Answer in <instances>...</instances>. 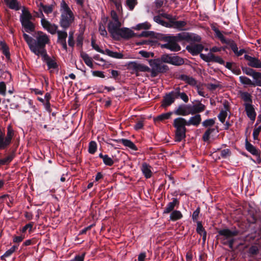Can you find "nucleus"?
I'll return each instance as SVG.
<instances>
[{
  "mask_svg": "<svg viewBox=\"0 0 261 261\" xmlns=\"http://www.w3.org/2000/svg\"><path fill=\"white\" fill-rule=\"evenodd\" d=\"M241 97L246 103L251 104L252 100L251 95L247 92H243L241 93Z\"/></svg>",
  "mask_w": 261,
  "mask_h": 261,
  "instance_id": "obj_45",
  "label": "nucleus"
},
{
  "mask_svg": "<svg viewBox=\"0 0 261 261\" xmlns=\"http://www.w3.org/2000/svg\"><path fill=\"white\" fill-rule=\"evenodd\" d=\"M6 94V85L4 82H0V95L5 96Z\"/></svg>",
  "mask_w": 261,
  "mask_h": 261,
  "instance_id": "obj_63",
  "label": "nucleus"
},
{
  "mask_svg": "<svg viewBox=\"0 0 261 261\" xmlns=\"http://www.w3.org/2000/svg\"><path fill=\"white\" fill-rule=\"evenodd\" d=\"M174 91L176 98L179 97L185 102H188L189 97L188 95L185 92H180V88L179 87H176Z\"/></svg>",
  "mask_w": 261,
  "mask_h": 261,
  "instance_id": "obj_33",
  "label": "nucleus"
},
{
  "mask_svg": "<svg viewBox=\"0 0 261 261\" xmlns=\"http://www.w3.org/2000/svg\"><path fill=\"white\" fill-rule=\"evenodd\" d=\"M240 82L244 85H248L254 87V83L249 77L245 76H240L239 77Z\"/></svg>",
  "mask_w": 261,
  "mask_h": 261,
  "instance_id": "obj_43",
  "label": "nucleus"
},
{
  "mask_svg": "<svg viewBox=\"0 0 261 261\" xmlns=\"http://www.w3.org/2000/svg\"><path fill=\"white\" fill-rule=\"evenodd\" d=\"M151 167L146 163H143L141 166V171L146 178H150L152 176Z\"/></svg>",
  "mask_w": 261,
  "mask_h": 261,
  "instance_id": "obj_28",
  "label": "nucleus"
},
{
  "mask_svg": "<svg viewBox=\"0 0 261 261\" xmlns=\"http://www.w3.org/2000/svg\"><path fill=\"white\" fill-rule=\"evenodd\" d=\"M204 49V46L201 44H192L186 46L187 50L193 56L200 54Z\"/></svg>",
  "mask_w": 261,
  "mask_h": 261,
  "instance_id": "obj_15",
  "label": "nucleus"
},
{
  "mask_svg": "<svg viewBox=\"0 0 261 261\" xmlns=\"http://www.w3.org/2000/svg\"><path fill=\"white\" fill-rule=\"evenodd\" d=\"M98 156L102 160L103 163L106 166H112L115 163L113 159L108 154H103L102 153H100Z\"/></svg>",
  "mask_w": 261,
  "mask_h": 261,
  "instance_id": "obj_31",
  "label": "nucleus"
},
{
  "mask_svg": "<svg viewBox=\"0 0 261 261\" xmlns=\"http://www.w3.org/2000/svg\"><path fill=\"white\" fill-rule=\"evenodd\" d=\"M251 77L254 80V81H253L254 87L256 86L261 87V72L255 70Z\"/></svg>",
  "mask_w": 261,
  "mask_h": 261,
  "instance_id": "obj_37",
  "label": "nucleus"
},
{
  "mask_svg": "<svg viewBox=\"0 0 261 261\" xmlns=\"http://www.w3.org/2000/svg\"><path fill=\"white\" fill-rule=\"evenodd\" d=\"M172 56V54H165L162 55L159 59L161 60V62L170 64Z\"/></svg>",
  "mask_w": 261,
  "mask_h": 261,
  "instance_id": "obj_53",
  "label": "nucleus"
},
{
  "mask_svg": "<svg viewBox=\"0 0 261 261\" xmlns=\"http://www.w3.org/2000/svg\"><path fill=\"white\" fill-rule=\"evenodd\" d=\"M27 229H21L20 234L17 231V235L13 236V242L14 243H19L25 238V233Z\"/></svg>",
  "mask_w": 261,
  "mask_h": 261,
  "instance_id": "obj_35",
  "label": "nucleus"
},
{
  "mask_svg": "<svg viewBox=\"0 0 261 261\" xmlns=\"http://www.w3.org/2000/svg\"><path fill=\"white\" fill-rule=\"evenodd\" d=\"M34 39L33 46L37 48H44L46 44L49 42V39L48 36L41 31H38L33 35Z\"/></svg>",
  "mask_w": 261,
  "mask_h": 261,
  "instance_id": "obj_8",
  "label": "nucleus"
},
{
  "mask_svg": "<svg viewBox=\"0 0 261 261\" xmlns=\"http://www.w3.org/2000/svg\"><path fill=\"white\" fill-rule=\"evenodd\" d=\"M105 54L111 57L116 59H123L124 57V55L122 53L115 52L109 49H106L105 50Z\"/></svg>",
  "mask_w": 261,
  "mask_h": 261,
  "instance_id": "obj_41",
  "label": "nucleus"
},
{
  "mask_svg": "<svg viewBox=\"0 0 261 261\" xmlns=\"http://www.w3.org/2000/svg\"><path fill=\"white\" fill-rule=\"evenodd\" d=\"M136 36L137 34L130 29L127 28H122L116 35V38L114 39L116 40H119V37H121L125 40H129L130 38Z\"/></svg>",
  "mask_w": 261,
  "mask_h": 261,
  "instance_id": "obj_11",
  "label": "nucleus"
},
{
  "mask_svg": "<svg viewBox=\"0 0 261 261\" xmlns=\"http://www.w3.org/2000/svg\"><path fill=\"white\" fill-rule=\"evenodd\" d=\"M22 14L20 16V21L22 27L27 33L34 32L35 30V26L31 20L33 16L28 10L23 8L22 10Z\"/></svg>",
  "mask_w": 261,
  "mask_h": 261,
  "instance_id": "obj_3",
  "label": "nucleus"
},
{
  "mask_svg": "<svg viewBox=\"0 0 261 261\" xmlns=\"http://www.w3.org/2000/svg\"><path fill=\"white\" fill-rule=\"evenodd\" d=\"M68 43L69 46L73 47L74 46V40L73 37V32H70L69 34V37L68 39Z\"/></svg>",
  "mask_w": 261,
  "mask_h": 261,
  "instance_id": "obj_60",
  "label": "nucleus"
},
{
  "mask_svg": "<svg viewBox=\"0 0 261 261\" xmlns=\"http://www.w3.org/2000/svg\"><path fill=\"white\" fill-rule=\"evenodd\" d=\"M58 39L57 42L62 45L63 49L67 50V46L66 43V38L67 37V33L65 31H58Z\"/></svg>",
  "mask_w": 261,
  "mask_h": 261,
  "instance_id": "obj_17",
  "label": "nucleus"
},
{
  "mask_svg": "<svg viewBox=\"0 0 261 261\" xmlns=\"http://www.w3.org/2000/svg\"><path fill=\"white\" fill-rule=\"evenodd\" d=\"M217 84L208 83L207 86V88L211 91H214L217 88L221 87V85L219 84V82L217 81Z\"/></svg>",
  "mask_w": 261,
  "mask_h": 261,
  "instance_id": "obj_62",
  "label": "nucleus"
},
{
  "mask_svg": "<svg viewBox=\"0 0 261 261\" xmlns=\"http://www.w3.org/2000/svg\"><path fill=\"white\" fill-rule=\"evenodd\" d=\"M245 109L247 116L252 121H254L256 118V113L255 111L254 108L252 104L244 103Z\"/></svg>",
  "mask_w": 261,
  "mask_h": 261,
  "instance_id": "obj_20",
  "label": "nucleus"
},
{
  "mask_svg": "<svg viewBox=\"0 0 261 261\" xmlns=\"http://www.w3.org/2000/svg\"><path fill=\"white\" fill-rule=\"evenodd\" d=\"M23 37L27 44L28 45L30 50H31L34 47L33 46V43L34 41V39L32 37L30 36L29 35L23 33Z\"/></svg>",
  "mask_w": 261,
  "mask_h": 261,
  "instance_id": "obj_44",
  "label": "nucleus"
},
{
  "mask_svg": "<svg viewBox=\"0 0 261 261\" xmlns=\"http://www.w3.org/2000/svg\"><path fill=\"white\" fill-rule=\"evenodd\" d=\"M40 11L42 16L41 20V25L44 29L47 30V29L51 25V23L45 18L44 16L42 13V10H40Z\"/></svg>",
  "mask_w": 261,
  "mask_h": 261,
  "instance_id": "obj_48",
  "label": "nucleus"
},
{
  "mask_svg": "<svg viewBox=\"0 0 261 261\" xmlns=\"http://www.w3.org/2000/svg\"><path fill=\"white\" fill-rule=\"evenodd\" d=\"M245 148L246 149L254 155H259V152L258 149H256L253 145L250 143L247 139L246 140L245 142Z\"/></svg>",
  "mask_w": 261,
  "mask_h": 261,
  "instance_id": "obj_36",
  "label": "nucleus"
},
{
  "mask_svg": "<svg viewBox=\"0 0 261 261\" xmlns=\"http://www.w3.org/2000/svg\"><path fill=\"white\" fill-rule=\"evenodd\" d=\"M121 23L120 21H110L108 25V30L113 38H116V35L120 30Z\"/></svg>",
  "mask_w": 261,
  "mask_h": 261,
  "instance_id": "obj_12",
  "label": "nucleus"
},
{
  "mask_svg": "<svg viewBox=\"0 0 261 261\" xmlns=\"http://www.w3.org/2000/svg\"><path fill=\"white\" fill-rule=\"evenodd\" d=\"M31 51L38 56H41L42 57V60L43 61H44L49 57V56L47 54V51L45 47L37 48L34 47Z\"/></svg>",
  "mask_w": 261,
  "mask_h": 261,
  "instance_id": "obj_25",
  "label": "nucleus"
},
{
  "mask_svg": "<svg viewBox=\"0 0 261 261\" xmlns=\"http://www.w3.org/2000/svg\"><path fill=\"white\" fill-rule=\"evenodd\" d=\"M189 107L192 115L199 114V113L203 112L206 108L205 106L200 101L192 106L190 105Z\"/></svg>",
  "mask_w": 261,
  "mask_h": 261,
  "instance_id": "obj_19",
  "label": "nucleus"
},
{
  "mask_svg": "<svg viewBox=\"0 0 261 261\" xmlns=\"http://www.w3.org/2000/svg\"><path fill=\"white\" fill-rule=\"evenodd\" d=\"M179 79L185 82L190 86H195L197 84L196 80L193 77L189 76L186 74H181L179 75Z\"/></svg>",
  "mask_w": 261,
  "mask_h": 261,
  "instance_id": "obj_30",
  "label": "nucleus"
},
{
  "mask_svg": "<svg viewBox=\"0 0 261 261\" xmlns=\"http://www.w3.org/2000/svg\"><path fill=\"white\" fill-rule=\"evenodd\" d=\"M176 97H175L174 91H172L168 93H166L163 97L162 101V107L166 108L171 105L174 102Z\"/></svg>",
  "mask_w": 261,
  "mask_h": 261,
  "instance_id": "obj_13",
  "label": "nucleus"
},
{
  "mask_svg": "<svg viewBox=\"0 0 261 261\" xmlns=\"http://www.w3.org/2000/svg\"><path fill=\"white\" fill-rule=\"evenodd\" d=\"M136 37H150L151 39H159L162 37V34L155 33L153 31H143L139 35H137Z\"/></svg>",
  "mask_w": 261,
  "mask_h": 261,
  "instance_id": "obj_23",
  "label": "nucleus"
},
{
  "mask_svg": "<svg viewBox=\"0 0 261 261\" xmlns=\"http://www.w3.org/2000/svg\"><path fill=\"white\" fill-rule=\"evenodd\" d=\"M132 68L136 72H150V68L147 66L135 62L132 63Z\"/></svg>",
  "mask_w": 261,
  "mask_h": 261,
  "instance_id": "obj_27",
  "label": "nucleus"
},
{
  "mask_svg": "<svg viewBox=\"0 0 261 261\" xmlns=\"http://www.w3.org/2000/svg\"><path fill=\"white\" fill-rule=\"evenodd\" d=\"M58 26L55 24H51V25L47 29V31L50 34L54 35L57 33Z\"/></svg>",
  "mask_w": 261,
  "mask_h": 261,
  "instance_id": "obj_61",
  "label": "nucleus"
},
{
  "mask_svg": "<svg viewBox=\"0 0 261 261\" xmlns=\"http://www.w3.org/2000/svg\"><path fill=\"white\" fill-rule=\"evenodd\" d=\"M201 122V117L200 114H194V116L191 117L187 122L188 126L193 125L197 127Z\"/></svg>",
  "mask_w": 261,
  "mask_h": 261,
  "instance_id": "obj_26",
  "label": "nucleus"
},
{
  "mask_svg": "<svg viewBox=\"0 0 261 261\" xmlns=\"http://www.w3.org/2000/svg\"><path fill=\"white\" fill-rule=\"evenodd\" d=\"M190 105H181L174 110V113L176 115L187 116L191 114Z\"/></svg>",
  "mask_w": 261,
  "mask_h": 261,
  "instance_id": "obj_18",
  "label": "nucleus"
},
{
  "mask_svg": "<svg viewBox=\"0 0 261 261\" xmlns=\"http://www.w3.org/2000/svg\"><path fill=\"white\" fill-rule=\"evenodd\" d=\"M91 46L92 48L102 54H105V51L99 48L98 45L96 44L95 40L93 38H92L91 39Z\"/></svg>",
  "mask_w": 261,
  "mask_h": 261,
  "instance_id": "obj_58",
  "label": "nucleus"
},
{
  "mask_svg": "<svg viewBox=\"0 0 261 261\" xmlns=\"http://www.w3.org/2000/svg\"><path fill=\"white\" fill-rule=\"evenodd\" d=\"M178 37L188 42L192 41L200 42L201 41V37L199 35L188 32H181Z\"/></svg>",
  "mask_w": 261,
  "mask_h": 261,
  "instance_id": "obj_16",
  "label": "nucleus"
},
{
  "mask_svg": "<svg viewBox=\"0 0 261 261\" xmlns=\"http://www.w3.org/2000/svg\"><path fill=\"white\" fill-rule=\"evenodd\" d=\"M244 59L248 61L247 65L252 68H261V61L257 58L245 55Z\"/></svg>",
  "mask_w": 261,
  "mask_h": 261,
  "instance_id": "obj_14",
  "label": "nucleus"
},
{
  "mask_svg": "<svg viewBox=\"0 0 261 261\" xmlns=\"http://www.w3.org/2000/svg\"><path fill=\"white\" fill-rule=\"evenodd\" d=\"M161 63L159 58L149 61V64L151 67L150 72L152 77L157 76L159 73H165L169 70L168 66L166 65H162Z\"/></svg>",
  "mask_w": 261,
  "mask_h": 261,
  "instance_id": "obj_4",
  "label": "nucleus"
},
{
  "mask_svg": "<svg viewBox=\"0 0 261 261\" xmlns=\"http://www.w3.org/2000/svg\"><path fill=\"white\" fill-rule=\"evenodd\" d=\"M138 4L137 0H126V4L128 7L129 10L132 11L134 10L136 5Z\"/></svg>",
  "mask_w": 261,
  "mask_h": 261,
  "instance_id": "obj_57",
  "label": "nucleus"
},
{
  "mask_svg": "<svg viewBox=\"0 0 261 261\" xmlns=\"http://www.w3.org/2000/svg\"><path fill=\"white\" fill-rule=\"evenodd\" d=\"M227 116V112L226 111H224V110H222L219 115H218V118L219 121L224 123L225 121L226 118Z\"/></svg>",
  "mask_w": 261,
  "mask_h": 261,
  "instance_id": "obj_56",
  "label": "nucleus"
},
{
  "mask_svg": "<svg viewBox=\"0 0 261 261\" xmlns=\"http://www.w3.org/2000/svg\"><path fill=\"white\" fill-rule=\"evenodd\" d=\"M180 34V33L177 34L176 36H167L162 34V37L160 40L169 42V49L171 51H178L181 49V47L177 43V42L185 40L184 39H180L178 37Z\"/></svg>",
  "mask_w": 261,
  "mask_h": 261,
  "instance_id": "obj_7",
  "label": "nucleus"
},
{
  "mask_svg": "<svg viewBox=\"0 0 261 261\" xmlns=\"http://www.w3.org/2000/svg\"><path fill=\"white\" fill-rule=\"evenodd\" d=\"M113 141L118 143H122L124 146L127 147L133 150L137 151L138 150V147L130 140L126 139H114Z\"/></svg>",
  "mask_w": 261,
  "mask_h": 261,
  "instance_id": "obj_21",
  "label": "nucleus"
},
{
  "mask_svg": "<svg viewBox=\"0 0 261 261\" xmlns=\"http://www.w3.org/2000/svg\"><path fill=\"white\" fill-rule=\"evenodd\" d=\"M187 24V23L185 21H175L174 22H172L171 27L176 28V29H181L183 27H185Z\"/></svg>",
  "mask_w": 261,
  "mask_h": 261,
  "instance_id": "obj_52",
  "label": "nucleus"
},
{
  "mask_svg": "<svg viewBox=\"0 0 261 261\" xmlns=\"http://www.w3.org/2000/svg\"><path fill=\"white\" fill-rule=\"evenodd\" d=\"M14 135V130L11 125L7 127V136L5 138V143L9 146L11 143V141Z\"/></svg>",
  "mask_w": 261,
  "mask_h": 261,
  "instance_id": "obj_34",
  "label": "nucleus"
},
{
  "mask_svg": "<svg viewBox=\"0 0 261 261\" xmlns=\"http://www.w3.org/2000/svg\"><path fill=\"white\" fill-rule=\"evenodd\" d=\"M81 57L83 59L85 64L92 68L93 67L92 58L89 55L84 51L81 53Z\"/></svg>",
  "mask_w": 261,
  "mask_h": 261,
  "instance_id": "obj_39",
  "label": "nucleus"
},
{
  "mask_svg": "<svg viewBox=\"0 0 261 261\" xmlns=\"http://www.w3.org/2000/svg\"><path fill=\"white\" fill-rule=\"evenodd\" d=\"M172 114V112H168L166 113H163V114L158 116L156 118H155L154 121H162L163 120L168 119L171 117Z\"/></svg>",
  "mask_w": 261,
  "mask_h": 261,
  "instance_id": "obj_47",
  "label": "nucleus"
},
{
  "mask_svg": "<svg viewBox=\"0 0 261 261\" xmlns=\"http://www.w3.org/2000/svg\"><path fill=\"white\" fill-rule=\"evenodd\" d=\"M215 123V118H211L205 120L202 122V125L207 128L203 134L202 139L205 142H208L210 139L211 135L215 131V128H212Z\"/></svg>",
  "mask_w": 261,
  "mask_h": 261,
  "instance_id": "obj_9",
  "label": "nucleus"
},
{
  "mask_svg": "<svg viewBox=\"0 0 261 261\" xmlns=\"http://www.w3.org/2000/svg\"><path fill=\"white\" fill-rule=\"evenodd\" d=\"M200 58L206 62H213L214 59L215 55L212 53H208L207 55L200 54Z\"/></svg>",
  "mask_w": 261,
  "mask_h": 261,
  "instance_id": "obj_46",
  "label": "nucleus"
},
{
  "mask_svg": "<svg viewBox=\"0 0 261 261\" xmlns=\"http://www.w3.org/2000/svg\"><path fill=\"white\" fill-rule=\"evenodd\" d=\"M44 62L46 63L48 69H57L58 70V64L56 61L50 57Z\"/></svg>",
  "mask_w": 261,
  "mask_h": 261,
  "instance_id": "obj_38",
  "label": "nucleus"
},
{
  "mask_svg": "<svg viewBox=\"0 0 261 261\" xmlns=\"http://www.w3.org/2000/svg\"><path fill=\"white\" fill-rule=\"evenodd\" d=\"M184 64V61L182 58L178 56H175V55L172 56L170 64L175 66H180Z\"/></svg>",
  "mask_w": 261,
  "mask_h": 261,
  "instance_id": "obj_40",
  "label": "nucleus"
},
{
  "mask_svg": "<svg viewBox=\"0 0 261 261\" xmlns=\"http://www.w3.org/2000/svg\"><path fill=\"white\" fill-rule=\"evenodd\" d=\"M211 28L215 32L216 37L218 38L222 43L228 45L233 52L236 53L238 48L235 41L231 39H226L222 32L214 24L212 25Z\"/></svg>",
  "mask_w": 261,
  "mask_h": 261,
  "instance_id": "obj_6",
  "label": "nucleus"
},
{
  "mask_svg": "<svg viewBox=\"0 0 261 261\" xmlns=\"http://www.w3.org/2000/svg\"><path fill=\"white\" fill-rule=\"evenodd\" d=\"M83 33H80L76 38V45L79 47H82L83 45L84 36Z\"/></svg>",
  "mask_w": 261,
  "mask_h": 261,
  "instance_id": "obj_59",
  "label": "nucleus"
},
{
  "mask_svg": "<svg viewBox=\"0 0 261 261\" xmlns=\"http://www.w3.org/2000/svg\"><path fill=\"white\" fill-rule=\"evenodd\" d=\"M172 201L170 202L164 210V214H169L173 211L175 206L178 207L179 204V201L176 198H173Z\"/></svg>",
  "mask_w": 261,
  "mask_h": 261,
  "instance_id": "obj_24",
  "label": "nucleus"
},
{
  "mask_svg": "<svg viewBox=\"0 0 261 261\" xmlns=\"http://www.w3.org/2000/svg\"><path fill=\"white\" fill-rule=\"evenodd\" d=\"M247 212V220L248 223L255 224L257 228H261V211L250 205Z\"/></svg>",
  "mask_w": 261,
  "mask_h": 261,
  "instance_id": "obj_5",
  "label": "nucleus"
},
{
  "mask_svg": "<svg viewBox=\"0 0 261 261\" xmlns=\"http://www.w3.org/2000/svg\"><path fill=\"white\" fill-rule=\"evenodd\" d=\"M151 28V24L148 22H145L137 24L135 28V29L140 30L141 29L148 30Z\"/></svg>",
  "mask_w": 261,
  "mask_h": 261,
  "instance_id": "obj_54",
  "label": "nucleus"
},
{
  "mask_svg": "<svg viewBox=\"0 0 261 261\" xmlns=\"http://www.w3.org/2000/svg\"><path fill=\"white\" fill-rule=\"evenodd\" d=\"M4 1L11 9L18 11L20 9V6L17 0H4Z\"/></svg>",
  "mask_w": 261,
  "mask_h": 261,
  "instance_id": "obj_29",
  "label": "nucleus"
},
{
  "mask_svg": "<svg viewBox=\"0 0 261 261\" xmlns=\"http://www.w3.org/2000/svg\"><path fill=\"white\" fill-rule=\"evenodd\" d=\"M61 7L63 11L61 13L59 23L63 29L66 30L70 27L73 22L74 17L72 12L65 1H63L62 2Z\"/></svg>",
  "mask_w": 261,
  "mask_h": 261,
  "instance_id": "obj_1",
  "label": "nucleus"
},
{
  "mask_svg": "<svg viewBox=\"0 0 261 261\" xmlns=\"http://www.w3.org/2000/svg\"><path fill=\"white\" fill-rule=\"evenodd\" d=\"M97 143L95 141H91L89 144L88 152L91 154H93L97 150Z\"/></svg>",
  "mask_w": 261,
  "mask_h": 261,
  "instance_id": "obj_51",
  "label": "nucleus"
},
{
  "mask_svg": "<svg viewBox=\"0 0 261 261\" xmlns=\"http://www.w3.org/2000/svg\"><path fill=\"white\" fill-rule=\"evenodd\" d=\"M0 50L2 53L6 56L8 60H10V53L9 48L7 44L4 41H0Z\"/></svg>",
  "mask_w": 261,
  "mask_h": 261,
  "instance_id": "obj_32",
  "label": "nucleus"
},
{
  "mask_svg": "<svg viewBox=\"0 0 261 261\" xmlns=\"http://www.w3.org/2000/svg\"><path fill=\"white\" fill-rule=\"evenodd\" d=\"M173 126L175 128V141L180 142L186 137V126H188L187 120L182 117L176 118L173 120Z\"/></svg>",
  "mask_w": 261,
  "mask_h": 261,
  "instance_id": "obj_2",
  "label": "nucleus"
},
{
  "mask_svg": "<svg viewBox=\"0 0 261 261\" xmlns=\"http://www.w3.org/2000/svg\"><path fill=\"white\" fill-rule=\"evenodd\" d=\"M231 154V151L229 149H225L221 151V156L222 158H227Z\"/></svg>",
  "mask_w": 261,
  "mask_h": 261,
  "instance_id": "obj_64",
  "label": "nucleus"
},
{
  "mask_svg": "<svg viewBox=\"0 0 261 261\" xmlns=\"http://www.w3.org/2000/svg\"><path fill=\"white\" fill-rule=\"evenodd\" d=\"M200 208L198 207L193 213L192 217L193 221L197 223L196 228H203L202 222L200 221V217L201 215H200Z\"/></svg>",
  "mask_w": 261,
  "mask_h": 261,
  "instance_id": "obj_22",
  "label": "nucleus"
},
{
  "mask_svg": "<svg viewBox=\"0 0 261 261\" xmlns=\"http://www.w3.org/2000/svg\"><path fill=\"white\" fill-rule=\"evenodd\" d=\"M242 70L243 72L249 76H252L255 70L253 69L252 67H248L247 66H242Z\"/></svg>",
  "mask_w": 261,
  "mask_h": 261,
  "instance_id": "obj_55",
  "label": "nucleus"
},
{
  "mask_svg": "<svg viewBox=\"0 0 261 261\" xmlns=\"http://www.w3.org/2000/svg\"><path fill=\"white\" fill-rule=\"evenodd\" d=\"M182 217V214L179 211H173L170 214V219L172 221H176L180 219Z\"/></svg>",
  "mask_w": 261,
  "mask_h": 261,
  "instance_id": "obj_50",
  "label": "nucleus"
},
{
  "mask_svg": "<svg viewBox=\"0 0 261 261\" xmlns=\"http://www.w3.org/2000/svg\"><path fill=\"white\" fill-rule=\"evenodd\" d=\"M259 249L257 245H251L248 250V253L249 257H253L259 253Z\"/></svg>",
  "mask_w": 261,
  "mask_h": 261,
  "instance_id": "obj_42",
  "label": "nucleus"
},
{
  "mask_svg": "<svg viewBox=\"0 0 261 261\" xmlns=\"http://www.w3.org/2000/svg\"><path fill=\"white\" fill-rule=\"evenodd\" d=\"M218 233L219 235L224 236L226 239H230L227 243L224 242L223 244H228L229 248L233 249V244L235 240L234 239L231 238L237 236L239 233V231L237 229H234L233 231H231V229H219Z\"/></svg>",
  "mask_w": 261,
  "mask_h": 261,
  "instance_id": "obj_10",
  "label": "nucleus"
},
{
  "mask_svg": "<svg viewBox=\"0 0 261 261\" xmlns=\"http://www.w3.org/2000/svg\"><path fill=\"white\" fill-rule=\"evenodd\" d=\"M261 238V236L259 234V233L258 232L257 235H256V232L255 233H252L250 234H248L246 237V241H257L259 240Z\"/></svg>",
  "mask_w": 261,
  "mask_h": 261,
  "instance_id": "obj_49",
  "label": "nucleus"
}]
</instances>
